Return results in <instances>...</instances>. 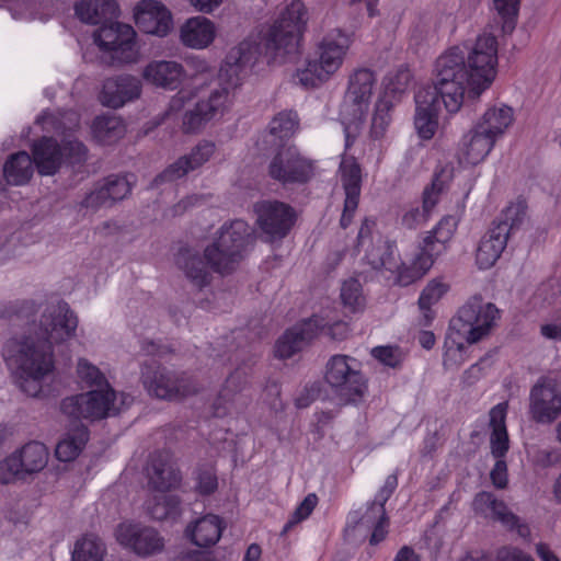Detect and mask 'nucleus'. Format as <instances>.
<instances>
[{"instance_id":"f257e3e1","label":"nucleus","mask_w":561,"mask_h":561,"mask_svg":"<svg viewBox=\"0 0 561 561\" xmlns=\"http://www.w3.org/2000/svg\"><path fill=\"white\" fill-rule=\"evenodd\" d=\"M309 20L302 1L293 0L272 23H263L252 32L248 42V65L262 60L268 66H282L300 53V43Z\"/></svg>"},{"instance_id":"473e14b6","label":"nucleus","mask_w":561,"mask_h":561,"mask_svg":"<svg viewBox=\"0 0 561 561\" xmlns=\"http://www.w3.org/2000/svg\"><path fill=\"white\" fill-rule=\"evenodd\" d=\"M494 144V139L474 125L461 139L459 158L467 164L476 165L488 157Z\"/></svg>"},{"instance_id":"49530a36","label":"nucleus","mask_w":561,"mask_h":561,"mask_svg":"<svg viewBox=\"0 0 561 561\" xmlns=\"http://www.w3.org/2000/svg\"><path fill=\"white\" fill-rule=\"evenodd\" d=\"M341 181L345 191V198L359 199L362 171L359 164L347 158L341 162Z\"/></svg>"},{"instance_id":"ea45409f","label":"nucleus","mask_w":561,"mask_h":561,"mask_svg":"<svg viewBox=\"0 0 561 561\" xmlns=\"http://www.w3.org/2000/svg\"><path fill=\"white\" fill-rule=\"evenodd\" d=\"M33 161L26 151L11 154L3 164V176L11 185H23L33 175Z\"/></svg>"},{"instance_id":"3c124183","label":"nucleus","mask_w":561,"mask_h":561,"mask_svg":"<svg viewBox=\"0 0 561 561\" xmlns=\"http://www.w3.org/2000/svg\"><path fill=\"white\" fill-rule=\"evenodd\" d=\"M184 67L186 70L185 78H188L191 81L210 79L214 75V67L204 56L192 55L186 57Z\"/></svg>"},{"instance_id":"a878e982","label":"nucleus","mask_w":561,"mask_h":561,"mask_svg":"<svg viewBox=\"0 0 561 561\" xmlns=\"http://www.w3.org/2000/svg\"><path fill=\"white\" fill-rule=\"evenodd\" d=\"M141 82L131 75H122L105 80L100 94L104 106L119 108L128 102L137 100L141 94Z\"/></svg>"},{"instance_id":"393cba45","label":"nucleus","mask_w":561,"mask_h":561,"mask_svg":"<svg viewBox=\"0 0 561 561\" xmlns=\"http://www.w3.org/2000/svg\"><path fill=\"white\" fill-rule=\"evenodd\" d=\"M185 77L184 65L172 59H153L141 70V78L148 84L169 91L176 90Z\"/></svg>"},{"instance_id":"b1692460","label":"nucleus","mask_w":561,"mask_h":561,"mask_svg":"<svg viewBox=\"0 0 561 561\" xmlns=\"http://www.w3.org/2000/svg\"><path fill=\"white\" fill-rule=\"evenodd\" d=\"M440 102L443 101L434 89L421 88L416 92L414 126L422 139L428 140L435 135L438 127L437 115Z\"/></svg>"},{"instance_id":"cd10ccee","label":"nucleus","mask_w":561,"mask_h":561,"mask_svg":"<svg viewBox=\"0 0 561 561\" xmlns=\"http://www.w3.org/2000/svg\"><path fill=\"white\" fill-rule=\"evenodd\" d=\"M376 83L375 73L367 68L354 70L348 77L347 99L352 102L354 121H362Z\"/></svg>"},{"instance_id":"4d7b16f0","label":"nucleus","mask_w":561,"mask_h":561,"mask_svg":"<svg viewBox=\"0 0 561 561\" xmlns=\"http://www.w3.org/2000/svg\"><path fill=\"white\" fill-rule=\"evenodd\" d=\"M101 185L111 204L126 197L131 190L129 181L123 176H108Z\"/></svg>"},{"instance_id":"0eeeda50","label":"nucleus","mask_w":561,"mask_h":561,"mask_svg":"<svg viewBox=\"0 0 561 561\" xmlns=\"http://www.w3.org/2000/svg\"><path fill=\"white\" fill-rule=\"evenodd\" d=\"M245 240V221L234 220L219 230L216 241L205 249L208 265L217 273L229 274L242 260Z\"/></svg>"},{"instance_id":"09e8293b","label":"nucleus","mask_w":561,"mask_h":561,"mask_svg":"<svg viewBox=\"0 0 561 561\" xmlns=\"http://www.w3.org/2000/svg\"><path fill=\"white\" fill-rule=\"evenodd\" d=\"M391 102L386 98L377 101L370 126V136L374 139H380L385 136L391 122Z\"/></svg>"},{"instance_id":"1a4fd4ad","label":"nucleus","mask_w":561,"mask_h":561,"mask_svg":"<svg viewBox=\"0 0 561 561\" xmlns=\"http://www.w3.org/2000/svg\"><path fill=\"white\" fill-rule=\"evenodd\" d=\"M254 224L262 240L268 243L284 240L295 226L294 207L278 199H261L253 204Z\"/></svg>"},{"instance_id":"72a5a7b5","label":"nucleus","mask_w":561,"mask_h":561,"mask_svg":"<svg viewBox=\"0 0 561 561\" xmlns=\"http://www.w3.org/2000/svg\"><path fill=\"white\" fill-rule=\"evenodd\" d=\"M507 402L494 405L489 412V426L491 428L490 448L496 459L505 457L510 449V438L506 428Z\"/></svg>"},{"instance_id":"13d9d810","label":"nucleus","mask_w":561,"mask_h":561,"mask_svg":"<svg viewBox=\"0 0 561 561\" xmlns=\"http://www.w3.org/2000/svg\"><path fill=\"white\" fill-rule=\"evenodd\" d=\"M318 504V496L314 493H309L304 501L296 507L294 513L291 514L290 519L284 527V530L287 531L294 525L302 522L308 518L310 514L313 512Z\"/></svg>"},{"instance_id":"2eb2a0df","label":"nucleus","mask_w":561,"mask_h":561,"mask_svg":"<svg viewBox=\"0 0 561 561\" xmlns=\"http://www.w3.org/2000/svg\"><path fill=\"white\" fill-rule=\"evenodd\" d=\"M267 165V175L283 184H304L313 175L311 161L302 157L295 148L279 147Z\"/></svg>"},{"instance_id":"dca6fc26","label":"nucleus","mask_w":561,"mask_h":561,"mask_svg":"<svg viewBox=\"0 0 561 561\" xmlns=\"http://www.w3.org/2000/svg\"><path fill=\"white\" fill-rule=\"evenodd\" d=\"M529 414L537 423H552L561 414V390L551 377H540L529 393Z\"/></svg>"},{"instance_id":"c85d7f7f","label":"nucleus","mask_w":561,"mask_h":561,"mask_svg":"<svg viewBox=\"0 0 561 561\" xmlns=\"http://www.w3.org/2000/svg\"><path fill=\"white\" fill-rule=\"evenodd\" d=\"M146 473L152 492H168L180 482V474L168 453L150 457Z\"/></svg>"},{"instance_id":"423d86ee","label":"nucleus","mask_w":561,"mask_h":561,"mask_svg":"<svg viewBox=\"0 0 561 561\" xmlns=\"http://www.w3.org/2000/svg\"><path fill=\"white\" fill-rule=\"evenodd\" d=\"M324 380L344 404L362 400L367 391V380L358 362L348 355L337 354L329 359Z\"/></svg>"},{"instance_id":"c9c22d12","label":"nucleus","mask_w":561,"mask_h":561,"mask_svg":"<svg viewBox=\"0 0 561 561\" xmlns=\"http://www.w3.org/2000/svg\"><path fill=\"white\" fill-rule=\"evenodd\" d=\"M75 11L82 22L90 24L116 18L119 13L115 0H80L76 3Z\"/></svg>"},{"instance_id":"412c9836","label":"nucleus","mask_w":561,"mask_h":561,"mask_svg":"<svg viewBox=\"0 0 561 561\" xmlns=\"http://www.w3.org/2000/svg\"><path fill=\"white\" fill-rule=\"evenodd\" d=\"M228 104V92L225 89L214 90L208 98L198 100L187 108L182 117V129L186 134H197L217 115L221 114Z\"/></svg>"},{"instance_id":"bf43d9fd","label":"nucleus","mask_w":561,"mask_h":561,"mask_svg":"<svg viewBox=\"0 0 561 561\" xmlns=\"http://www.w3.org/2000/svg\"><path fill=\"white\" fill-rule=\"evenodd\" d=\"M457 229V220L453 216H446L428 233L447 247Z\"/></svg>"},{"instance_id":"6ab92c4d","label":"nucleus","mask_w":561,"mask_h":561,"mask_svg":"<svg viewBox=\"0 0 561 561\" xmlns=\"http://www.w3.org/2000/svg\"><path fill=\"white\" fill-rule=\"evenodd\" d=\"M136 26L145 34L165 37L173 28V16L159 0H140L133 8Z\"/></svg>"},{"instance_id":"a19ab883","label":"nucleus","mask_w":561,"mask_h":561,"mask_svg":"<svg viewBox=\"0 0 561 561\" xmlns=\"http://www.w3.org/2000/svg\"><path fill=\"white\" fill-rule=\"evenodd\" d=\"M89 439L88 428L83 425H77L71 431L67 432L64 437L58 442L55 454L60 461L75 460Z\"/></svg>"},{"instance_id":"6e6552de","label":"nucleus","mask_w":561,"mask_h":561,"mask_svg":"<svg viewBox=\"0 0 561 561\" xmlns=\"http://www.w3.org/2000/svg\"><path fill=\"white\" fill-rule=\"evenodd\" d=\"M117 394L110 385L65 398L60 411L73 420H101L122 410L116 403Z\"/></svg>"},{"instance_id":"9b49d317","label":"nucleus","mask_w":561,"mask_h":561,"mask_svg":"<svg viewBox=\"0 0 561 561\" xmlns=\"http://www.w3.org/2000/svg\"><path fill=\"white\" fill-rule=\"evenodd\" d=\"M466 62L471 73V92L474 96H479L491 85L496 76V37L492 34L480 35L466 55Z\"/></svg>"},{"instance_id":"de8ad7c7","label":"nucleus","mask_w":561,"mask_h":561,"mask_svg":"<svg viewBox=\"0 0 561 561\" xmlns=\"http://www.w3.org/2000/svg\"><path fill=\"white\" fill-rule=\"evenodd\" d=\"M18 457L12 451L0 460V485H15L28 480Z\"/></svg>"},{"instance_id":"4c0bfd02","label":"nucleus","mask_w":561,"mask_h":561,"mask_svg":"<svg viewBox=\"0 0 561 561\" xmlns=\"http://www.w3.org/2000/svg\"><path fill=\"white\" fill-rule=\"evenodd\" d=\"M14 451L27 479L41 472L48 463V449L39 442H30Z\"/></svg>"},{"instance_id":"aec40b11","label":"nucleus","mask_w":561,"mask_h":561,"mask_svg":"<svg viewBox=\"0 0 561 561\" xmlns=\"http://www.w3.org/2000/svg\"><path fill=\"white\" fill-rule=\"evenodd\" d=\"M374 227L375 221L369 218H365L362 221L356 249L365 252L364 260L373 270H391L396 266L393 261V245L381 236L374 238Z\"/></svg>"},{"instance_id":"864d4df0","label":"nucleus","mask_w":561,"mask_h":561,"mask_svg":"<svg viewBox=\"0 0 561 561\" xmlns=\"http://www.w3.org/2000/svg\"><path fill=\"white\" fill-rule=\"evenodd\" d=\"M78 378L90 387H105L108 385L101 370L85 358H80L77 364Z\"/></svg>"},{"instance_id":"58836bf2","label":"nucleus","mask_w":561,"mask_h":561,"mask_svg":"<svg viewBox=\"0 0 561 561\" xmlns=\"http://www.w3.org/2000/svg\"><path fill=\"white\" fill-rule=\"evenodd\" d=\"M146 510L157 520H175L181 515L180 500L167 492H152L146 502Z\"/></svg>"},{"instance_id":"a211bd4d","label":"nucleus","mask_w":561,"mask_h":561,"mask_svg":"<svg viewBox=\"0 0 561 561\" xmlns=\"http://www.w3.org/2000/svg\"><path fill=\"white\" fill-rule=\"evenodd\" d=\"M142 380L148 392L160 399L181 400L196 391L187 377H180L160 368L144 369Z\"/></svg>"},{"instance_id":"774afa93","label":"nucleus","mask_w":561,"mask_h":561,"mask_svg":"<svg viewBox=\"0 0 561 561\" xmlns=\"http://www.w3.org/2000/svg\"><path fill=\"white\" fill-rule=\"evenodd\" d=\"M495 561H535V559L518 548L503 547L497 551Z\"/></svg>"},{"instance_id":"338daca9","label":"nucleus","mask_w":561,"mask_h":561,"mask_svg":"<svg viewBox=\"0 0 561 561\" xmlns=\"http://www.w3.org/2000/svg\"><path fill=\"white\" fill-rule=\"evenodd\" d=\"M387 513L385 506L378 501L374 500L367 507L365 514L360 518V523L366 526L377 524L379 520H386Z\"/></svg>"},{"instance_id":"f8f14e48","label":"nucleus","mask_w":561,"mask_h":561,"mask_svg":"<svg viewBox=\"0 0 561 561\" xmlns=\"http://www.w3.org/2000/svg\"><path fill=\"white\" fill-rule=\"evenodd\" d=\"M34 164L41 175H53L64 161L81 162L85 158V147L77 140H65L60 147L53 138H42L32 147Z\"/></svg>"},{"instance_id":"20e7f679","label":"nucleus","mask_w":561,"mask_h":561,"mask_svg":"<svg viewBox=\"0 0 561 561\" xmlns=\"http://www.w3.org/2000/svg\"><path fill=\"white\" fill-rule=\"evenodd\" d=\"M497 308L491 304H483L474 297L462 306L457 318L450 321L449 332L445 340L446 355L461 352L465 342L472 344L488 334L497 317Z\"/></svg>"},{"instance_id":"2f4dec72","label":"nucleus","mask_w":561,"mask_h":561,"mask_svg":"<svg viewBox=\"0 0 561 561\" xmlns=\"http://www.w3.org/2000/svg\"><path fill=\"white\" fill-rule=\"evenodd\" d=\"M224 529L225 523L219 516L206 514L188 523L184 535L192 545L209 548L219 541Z\"/></svg>"},{"instance_id":"9d476101","label":"nucleus","mask_w":561,"mask_h":561,"mask_svg":"<svg viewBox=\"0 0 561 561\" xmlns=\"http://www.w3.org/2000/svg\"><path fill=\"white\" fill-rule=\"evenodd\" d=\"M78 317L69 305L55 300L39 306L37 337L53 344L64 343L76 336Z\"/></svg>"},{"instance_id":"39448f33","label":"nucleus","mask_w":561,"mask_h":561,"mask_svg":"<svg viewBox=\"0 0 561 561\" xmlns=\"http://www.w3.org/2000/svg\"><path fill=\"white\" fill-rule=\"evenodd\" d=\"M526 215V203L518 201L508 205L492 222L490 229L481 238L476 252V262L479 268L488 270L496 263L510 238L524 225Z\"/></svg>"},{"instance_id":"69168bd1","label":"nucleus","mask_w":561,"mask_h":561,"mask_svg":"<svg viewBox=\"0 0 561 561\" xmlns=\"http://www.w3.org/2000/svg\"><path fill=\"white\" fill-rule=\"evenodd\" d=\"M82 206L96 210L100 207L111 205L106 192L103 190L102 185H96L82 201Z\"/></svg>"},{"instance_id":"f3484780","label":"nucleus","mask_w":561,"mask_h":561,"mask_svg":"<svg viewBox=\"0 0 561 561\" xmlns=\"http://www.w3.org/2000/svg\"><path fill=\"white\" fill-rule=\"evenodd\" d=\"M353 43L352 36L340 28L327 33L316 45L313 60L320 67V73L331 78L342 67Z\"/></svg>"},{"instance_id":"8fccbe9b","label":"nucleus","mask_w":561,"mask_h":561,"mask_svg":"<svg viewBox=\"0 0 561 561\" xmlns=\"http://www.w3.org/2000/svg\"><path fill=\"white\" fill-rule=\"evenodd\" d=\"M493 7L503 21L502 31L511 33L515 28L519 0H493Z\"/></svg>"},{"instance_id":"ddd939ff","label":"nucleus","mask_w":561,"mask_h":561,"mask_svg":"<svg viewBox=\"0 0 561 561\" xmlns=\"http://www.w3.org/2000/svg\"><path fill=\"white\" fill-rule=\"evenodd\" d=\"M137 33L129 24L113 23L104 25L94 33V43L111 58L119 64H136L140 50L136 44Z\"/></svg>"},{"instance_id":"5fc2aeb1","label":"nucleus","mask_w":561,"mask_h":561,"mask_svg":"<svg viewBox=\"0 0 561 561\" xmlns=\"http://www.w3.org/2000/svg\"><path fill=\"white\" fill-rule=\"evenodd\" d=\"M371 355L381 364L391 368H400L405 358L404 352L399 346L390 345L374 347Z\"/></svg>"},{"instance_id":"79ce46f5","label":"nucleus","mask_w":561,"mask_h":561,"mask_svg":"<svg viewBox=\"0 0 561 561\" xmlns=\"http://www.w3.org/2000/svg\"><path fill=\"white\" fill-rule=\"evenodd\" d=\"M91 129L96 141L103 145H111L125 134L123 121L115 115L96 117Z\"/></svg>"},{"instance_id":"5701e85b","label":"nucleus","mask_w":561,"mask_h":561,"mask_svg":"<svg viewBox=\"0 0 561 561\" xmlns=\"http://www.w3.org/2000/svg\"><path fill=\"white\" fill-rule=\"evenodd\" d=\"M323 328V319L318 316L297 323L288 329L276 342V356L284 359L290 358L316 339Z\"/></svg>"},{"instance_id":"e2e57ef3","label":"nucleus","mask_w":561,"mask_h":561,"mask_svg":"<svg viewBox=\"0 0 561 561\" xmlns=\"http://www.w3.org/2000/svg\"><path fill=\"white\" fill-rule=\"evenodd\" d=\"M490 511L492 518L501 522L506 527L513 529L517 526L518 517L514 515L503 502L495 500Z\"/></svg>"},{"instance_id":"603ef678","label":"nucleus","mask_w":561,"mask_h":561,"mask_svg":"<svg viewBox=\"0 0 561 561\" xmlns=\"http://www.w3.org/2000/svg\"><path fill=\"white\" fill-rule=\"evenodd\" d=\"M320 71L319 65L313 59H309L305 68L297 70L295 78L305 88H316L331 79Z\"/></svg>"},{"instance_id":"4be33fe9","label":"nucleus","mask_w":561,"mask_h":561,"mask_svg":"<svg viewBox=\"0 0 561 561\" xmlns=\"http://www.w3.org/2000/svg\"><path fill=\"white\" fill-rule=\"evenodd\" d=\"M453 176L454 168L450 164L438 167L435 170L431 185L424 188L422 209L414 207L405 211L402 216V225L409 229H414L424 222L438 203L440 194L446 190Z\"/></svg>"},{"instance_id":"a18cd8bd","label":"nucleus","mask_w":561,"mask_h":561,"mask_svg":"<svg viewBox=\"0 0 561 561\" xmlns=\"http://www.w3.org/2000/svg\"><path fill=\"white\" fill-rule=\"evenodd\" d=\"M179 265L194 286L202 288L209 284L210 274L207 265L197 254L186 251L179 259Z\"/></svg>"},{"instance_id":"f704fd0d","label":"nucleus","mask_w":561,"mask_h":561,"mask_svg":"<svg viewBox=\"0 0 561 561\" xmlns=\"http://www.w3.org/2000/svg\"><path fill=\"white\" fill-rule=\"evenodd\" d=\"M298 127L299 118L297 113L294 111H283L272 119L268 133L261 142H257V146L261 149H265L263 147L264 144L270 145L271 148L283 147V139L291 137Z\"/></svg>"},{"instance_id":"0e129e2a","label":"nucleus","mask_w":561,"mask_h":561,"mask_svg":"<svg viewBox=\"0 0 561 561\" xmlns=\"http://www.w3.org/2000/svg\"><path fill=\"white\" fill-rule=\"evenodd\" d=\"M218 482L216 473L208 468L201 470L196 477V490L204 495L213 493L217 489Z\"/></svg>"},{"instance_id":"c03bdc74","label":"nucleus","mask_w":561,"mask_h":561,"mask_svg":"<svg viewBox=\"0 0 561 561\" xmlns=\"http://www.w3.org/2000/svg\"><path fill=\"white\" fill-rule=\"evenodd\" d=\"M106 548L94 535H84L73 546L71 561H104Z\"/></svg>"},{"instance_id":"7c9ffc66","label":"nucleus","mask_w":561,"mask_h":561,"mask_svg":"<svg viewBox=\"0 0 561 561\" xmlns=\"http://www.w3.org/2000/svg\"><path fill=\"white\" fill-rule=\"evenodd\" d=\"M447 247L430 233L423 239L421 252L415 256L411 268L400 272L398 282L407 286L421 277L432 267L435 260L446 251Z\"/></svg>"},{"instance_id":"e433bc0d","label":"nucleus","mask_w":561,"mask_h":561,"mask_svg":"<svg viewBox=\"0 0 561 561\" xmlns=\"http://www.w3.org/2000/svg\"><path fill=\"white\" fill-rule=\"evenodd\" d=\"M513 121V110L510 106L502 105L489 108L476 126L496 141L512 125Z\"/></svg>"},{"instance_id":"052dcab7","label":"nucleus","mask_w":561,"mask_h":561,"mask_svg":"<svg viewBox=\"0 0 561 561\" xmlns=\"http://www.w3.org/2000/svg\"><path fill=\"white\" fill-rule=\"evenodd\" d=\"M447 291L445 284L432 280L421 293L419 298V307H427L436 304L442 296Z\"/></svg>"},{"instance_id":"c756f323","label":"nucleus","mask_w":561,"mask_h":561,"mask_svg":"<svg viewBox=\"0 0 561 561\" xmlns=\"http://www.w3.org/2000/svg\"><path fill=\"white\" fill-rule=\"evenodd\" d=\"M215 153V145L201 141L188 154L180 157L170 164L159 176L160 181H175L205 164Z\"/></svg>"},{"instance_id":"7ed1b4c3","label":"nucleus","mask_w":561,"mask_h":561,"mask_svg":"<svg viewBox=\"0 0 561 561\" xmlns=\"http://www.w3.org/2000/svg\"><path fill=\"white\" fill-rule=\"evenodd\" d=\"M434 89L449 113H456L463 103L466 87L471 88V73L466 62V54L459 47H453L440 55L434 69Z\"/></svg>"},{"instance_id":"680f3d73","label":"nucleus","mask_w":561,"mask_h":561,"mask_svg":"<svg viewBox=\"0 0 561 561\" xmlns=\"http://www.w3.org/2000/svg\"><path fill=\"white\" fill-rule=\"evenodd\" d=\"M411 72L408 68L400 67L396 72L389 75L387 89L392 93H402L411 81Z\"/></svg>"},{"instance_id":"6e6d98bb","label":"nucleus","mask_w":561,"mask_h":561,"mask_svg":"<svg viewBox=\"0 0 561 561\" xmlns=\"http://www.w3.org/2000/svg\"><path fill=\"white\" fill-rule=\"evenodd\" d=\"M341 299L344 306L350 307L352 311L363 306L362 285L355 278L345 280L341 288Z\"/></svg>"},{"instance_id":"37998d69","label":"nucleus","mask_w":561,"mask_h":561,"mask_svg":"<svg viewBox=\"0 0 561 561\" xmlns=\"http://www.w3.org/2000/svg\"><path fill=\"white\" fill-rule=\"evenodd\" d=\"M245 47L243 42L232 46L227 51L220 66V77L230 84L240 83V75L244 69Z\"/></svg>"},{"instance_id":"f03ea898","label":"nucleus","mask_w":561,"mask_h":561,"mask_svg":"<svg viewBox=\"0 0 561 561\" xmlns=\"http://www.w3.org/2000/svg\"><path fill=\"white\" fill-rule=\"evenodd\" d=\"M8 352L7 359L16 369L20 389L32 398L47 396L50 390L48 379L55 369L53 346L30 335Z\"/></svg>"},{"instance_id":"4468645a","label":"nucleus","mask_w":561,"mask_h":561,"mask_svg":"<svg viewBox=\"0 0 561 561\" xmlns=\"http://www.w3.org/2000/svg\"><path fill=\"white\" fill-rule=\"evenodd\" d=\"M114 538L122 548L139 557L152 556L164 547V539L157 529L130 519L117 524Z\"/></svg>"},{"instance_id":"bb28decb","label":"nucleus","mask_w":561,"mask_h":561,"mask_svg":"<svg viewBox=\"0 0 561 561\" xmlns=\"http://www.w3.org/2000/svg\"><path fill=\"white\" fill-rule=\"evenodd\" d=\"M217 26L208 18L196 15L187 19L179 28L180 43L190 49L204 50L217 37Z\"/></svg>"}]
</instances>
